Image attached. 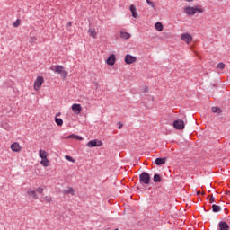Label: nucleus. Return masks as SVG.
I'll list each match as a JSON object with an SVG mask.
<instances>
[{
  "label": "nucleus",
  "instance_id": "9",
  "mask_svg": "<svg viewBox=\"0 0 230 230\" xmlns=\"http://www.w3.org/2000/svg\"><path fill=\"white\" fill-rule=\"evenodd\" d=\"M106 64H108V66H114V64H116V56L114 54L110 56L106 60Z\"/></svg>",
  "mask_w": 230,
  "mask_h": 230
},
{
  "label": "nucleus",
  "instance_id": "19",
  "mask_svg": "<svg viewBox=\"0 0 230 230\" xmlns=\"http://www.w3.org/2000/svg\"><path fill=\"white\" fill-rule=\"evenodd\" d=\"M39 155L41 159H48V152H46L45 150L40 149L39 151Z\"/></svg>",
  "mask_w": 230,
  "mask_h": 230
},
{
  "label": "nucleus",
  "instance_id": "12",
  "mask_svg": "<svg viewBox=\"0 0 230 230\" xmlns=\"http://www.w3.org/2000/svg\"><path fill=\"white\" fill-rule=\"evenodd\" d=\"M155 164L161 166V164H166V158L158 157L155 160Z\"/></svg>",
  "mask_w": 230,
  "mask_h": 230
},
{
  "label": "nucleus",
  "instance_id": "31",
  "mask_svg": "<svg viewBox=\"0 0 230 230\" xmlns=\"http://www.w3.org/2000/svg\"><path fill=\"white\" fill-rule=\"evenodd\" d=\"M20 24H21V20H16V22H13V27L14 28H18V26H20Z\"/></svg>",
  "mask_w": 230,
  "mask_h": 230
},
{
  "label": "nucleus",
  "instance_id": "34",
  "mask_svg": "<svg viewBox=\"0 0 230 230\" xmlns=\"http://www.w3.org/2000/svg\"><path fill=\"white\" fill-rule=\"evenodd\" d=\"M66 159H67V161H70L71 163H75V159H73V157L69 155H66Z\"/></svg>",
  "mask_w": 230,
  "mask_h": 230
},
{
  "label": "nucleus",
  "instance_id": "24",
  "mask_svg": "<svg viewBox=\"0 0 230 230\" xmlns=\"http://www.w3.org/2000/svg\"><path fill=\"white\" fill-rule=\"evenodd\" d=\"M120 37H121V39H130V33L125 32V31H120Z\"/></svg>",
  "mask_w": 230,
  "mask_h": 230
},
{
  "label": "nucleus",
  "instance_id": "41",
  "mask_svg": "<svg viewBox=\"0 0 230 230\" xmlns=\"http://www.w3.org/2000/svg\"><path fill=\"white\" fill-rule=\"evenodd\" d=\"M226 195H230V191H226Z\"/></svg>",
  "mask_w": 230,
  "mask_h": 230
},
{
  "label": "nucleus",
  "instance_id": "42",
  "mask_svg": "<svg viewBox=\"0 0 230 230\" xmlns=\"http://www.w3.org/2000/svg\"><path fill=\"white\" fill-rule=\"evenodd\" d=\"M197 195H200V191H198V192H197Z\"/></svg>",
  "mask_w": 230,
  "mask_h": 230
},
{
  "label": "nucleus",
  "instance_id": "8",
  "mask_svg": "<svg viewBox=\"0 0 230 230\" xmlns=\"http://www.w3.org/2000/svg\"><path fill=\"white\" fill-rule=\"evenodd\" d=\"M11 150L13 152H21V150H22V146H21L19 142H14L11 145Z\"/></svg>",
  "mask_w": 230,
  "mask_h": 230
},
{
  "label": "nucleus",
  "instance_id": "14",
  "mask_svg": "<svg viewBox=\"0 0 230 230\" xmlns=\"http://www.w3.org/2000/svg\"><path fill=\"white\" fill-rule=\"evenodd\" d=\"M40 201L45 202L46 204H51V202H53V199L49 196H42Z\"/></svg>",
  "mask_w": 230,
  "mask_h": 230
},
{
  "label": "nucleus",
  "instance_id": "21",
  "mask_svg": "<svg viewBox=\"0 0 230 230\" xmlns=\"http://www.w3.org/2000/svg\"><path fill=\"white\" fill-rule=\"evenodd\" d=\"M64 71V66L58 65L55 66V72L58 73L59 75L62 74Z\"/></svg>",
  "mask_w": 230,
  "mask_h": 230
},
{
  "label": "nucleus",
  "instance_id": "2",
  "mask_svg": "<svg viewBox=\"0 0 230 230\" xmlns=\"http://www.w3.org/2000/svg\"><path fill=\"white\" fill-rule=\"evenodd\" d=\"M139 181L142 184H150V173L143 172L139 175Z\"/></svg>",
  "mask_w": 230,
  "mask_h": 230
},
{
  "label": "nucleus",
  "instance_id": "4",
  "mask_svg": "<svg viewBox=\"0 0 230 230\" xmlns=\"http://www.w3.org/2000/svg\"><path fill=\"white\" fill-rule=\"evenodd\" d=\"M42 84H44V77L38 76L34 82V91H39L42 87Z\"/></svg>",
  "mask_w": 230,
  "mask_h": 230
},
{
  "label": "nucleus",
  "instance_id": "33",
  "mask_svg": "<svg viewBox=\"0 0 230 230\" xmlns=\"http://www.w3.org/2000/svg\"><path fill=\"white\" fill-rule=\"evenodd\" d=\"M61 76H63V78H67V71L63 70V73H61Z\"/></svg>",
  "mask_w": 230,
  "mask_h": 230
},
{
  "label": "nucleus",
  "instance_id": "10",
  "mask_svg": "<svg viewBox=\"0 0 230 230\" xmlns=\"http://www.w3.org/2000/svg\"><path fill=\"white\" fill-rule=\"evenodd\" d=\"M72 111L75 114H80L82 112V105L80 104H73Z\"/></svg>",
  "mask_w": 230,
  "mask_h": 230
},
{
  "label": "nucleus",
  "instance_id": "43",
  "mask_svg": "<svg viewBox=\"0 0 230 230\" xmlns=\"http://www.w3.org/2000/svg\"><path fill=\"white\" fill-rule=\"evenodd\" d=\"M119 184H121V181H119Z\"/></svg>",
  "mask_w": 230,
  "mask_h": 230
},
{
  "label": "nucleus",
  "instance_id": "44",
  "mask_svg": "<svg viewBox=\"0 0 230 230\" xmlns=\"http://www.w3.org/2000/svg\"><path fill=\"white\" fill-rule=\"evenodd\" d=\"M116 230H119L118 228Z\"/></svg>",
  "mask_w": 230,
  "mask_h": 230
},
{
  "label": "nucleus",
  "instance_id": "30",
  "mask_svg": "<svg viewBox=\"0 0 230 230\" xmlns=\"http://www.w3.org/2000/svg\"><path fill=\"white\" fill-rule=\"evenodd\" d=\"M36 191H37V193H40V195H42V193H44V188H42V187H38V188L36 189Z\"/></svg>",
  "mask_w": 230,
  "mask_h": 230
},
{
  "label": "nucleus",
  "instance_id": "16",
  "mask_svg": "<svg viewBox=\"0 0 230 230\" xmlns=\"http://www.w3.org/2000/svg\"><path fill=\"white\" fill-rule=\"evenodd\" d=\"M88 33L90 37H93V39H96V37L98 36V32H96V29L94 28H90L88 30Z\"/></svg>",
  "mask_w": 230,
  "mask_h": 230
},
{
  "label": "nucleus",
  "instance_id": "6",
  "mask_svg": "<svg viewBox=\"0 0 230 230\" xmlns=\"http://www.w3.org/2000/svg\"><path fill=\"white\" fill-rule=\"evenodd\" d=\"M88 148H93L94 146H103V142L98 139L91 140L87 143Z\"/></svg>",
  "mask_w": 230,
  "mask_h": 230
},
{
  "label": "nucleus",
  "instance_id": "29",
  "mask_svg": "<svg viewBox=\"0 0 230 230\" xmlns=\"http://www.w3.org/2000/svg\"><path fill=\"white\" fill-rule=\"evenodd\" d=\"M217 69L223 70V69H225L226 65L223 62H221V63L217 65Z\"/></svg>",
  "mask_w": 230,
  "mask_h": 230
},
{
  "label": "nucleus",
  "instance_id": "25",
  "mask_svg": "<svg viewBox=\"0 0 230 230\" xmlns=\"http://www.w3.org/2000/svg\"><path fill=\"white\" fill-rule=\"evenodd\" d=\"M155 30H157V31H161L163 30V23H161L160 22H157L155 24Z\"/></svg>",
  "mask_w": 230,
  "mask_h": 230
},
{
  "label": "nucleus",
  "instance_id": "15",
  "mask_svg": "<svg viewBox=\"0 0 230 230\" xmlns=\"http://www.w3.org/2000/svg\"><path fill=\"white\" fill-rule=\"evenodd\" d=\"M66 139H76L77 141H84V137L78 136V135H69L68 137H66Z\"/></svg>",
  "mask_w": 230,
  "mask_h": 230
},
{
  "label": "nucleus",
  "instance_id": "17",
  "mask_svg": "<svg viewBox=\"0 0 230 230\" xmlns=\"http://www.w3.org/2000/svg\"><path fill=\"white\" fill-rule=\"evenodd\" d=\"M64 195H75V189L73 187H69L67 190L63 191Z\"/></svg>",
  "mask_w": 230,
  "mask_h": 230
},
{
  "label": "nucleus",
  "instance_id": "27",
  "mask_svg": "<svg viewBox=\"0 0 230 230\" xmlns=\"http://www.w3.org/2000/svg\"><path fill=\"white\" fill-rule=\"evenodd\" d=\"M153 181H154V182H161V181H162L161 175L155 174L154 177H153Z\"/></svg>",
  "mask_w": 230,
  "mask_h": 230
},
{
  "label": "nucleus",
  "instance_id": "11",
  "mask_svg": "<svg viewBox=\"0 0 230 230\" xmlns=\"http://www.w3.org/2000/svg\"><path fill=\"white\" fill-rule=\"evenodd\" d=\"M129 10L132 13V17H134L135 19H137V17H139V14L137 13V9L136 8V5L131 4L129 7Z\"/></svg>",
  "mask_w": 230,
  "mask_h": 230
},
{
  "label": "nucleus",
  "instance_id": "28",
  "mask_svg": "<svg viewBox=\"0 0 230 230\" xmlns=\"http://www.w3.org/2000/svg\"><path fill=\"white\" fill-rule=\"evenodd\" d=\"M29 42L31 44H35L37 42V37H35V36L31 37Z\"/></svg>",
  "mask_w": 230,
  "mask_h": 230
},
{
  "label": "nucleus",
  "instance_id": "22",
  "mask_svg": "<svg viewBox=\"0 0 230 230\" xmlns=\"http://www.w3.org/2000/svg\"><path fill=\"white\" fill-rule=\"evenodd\" d=\"M55 123H57L58 127H62V125H64V120H62V119L60 118L56 117Z\"/></svg>",
  "mask_w": 230,
  "mask_h": 230
},
{
  "label": "nucleus",
  "instance_id": "36",
  "mask_svg": "<svg viewBox=\"0 0 230 230\" xmlns=\"http://www.w3.org/2000/svg\"><path fill=\"white\" fill-rule=\"evenodd\" d=\"M117 125H118V128H121L123 127V123L121 122H118Z\"/></svg>",
  "mask_w": 230,
  "mask_h": 230
},
{
  "label": "nucleus",
  "instance_id": "1",
  "mask_svg": "<svg viewBox=\"0 0 230 230\" xmlns=\"http://www.w3.org/2000/svg\"><path fill=\"white\" fill-rule=\"evenodd\" d=\"M184 12L187 15H195L197 12H199V13H203L204 9L199 6H196V7L187 6V7H184Z\"/></svg>",
  "mask_w": 230,
  "mask_h": 230
},
{
  "label": "nucleus",
  "instance_id": "13",
  "mask_svg": "<svg viewBox=\"0 0 230 230\" xmlns=\"http://www.w3.org/2000/svg\"><path fill=\"white\" fill-rule=\"evenodd\" d=\"M219 230H229V225L226 221H220L218 224Z\"/></svg>",
  "mask_w": 230,
  "mask_h": 230
},
{
  "label": "nucleus",
  "instance_id": "26",
  "mask_svg": "<svg viewBox=\"0 0 230 230\" xmlns=\"http://www.w3.org/2000/svg\"><path fill=\"white\" fill-rule=\"evenodd\" d=\"M212 112L214 114H222V110L218 107H212Z\"/></svg>",
  "mask_w": 230,
  "mask_h": 230
},
{
  "label": "nucleus",
  "instance_id": "7",
  "mask_svg": "<svg viewBox=\"0 0 230 230\" xmlns=\"http://www.w3.org/2000/svg\"><path fill=\"white\" fill-rule=\"evenodd\" d=\"M181 40H183V42H186V44H190V42H191V40H193V37L190 36V33H183L181 36Z\"/></svg>",
  "mask_w": 230,
  "mask_h": 230
},
{
  "label": "nucleus",
  "instance_id": "23",
  "mask_svg": "<svg viewBox=\"0 0 230 230\" xmlns=\"http://www.w3.org/2000/svg\"><path fill=\"white\" fill-rule=\"evenodd\" d=\"M40 164H42V166L48 167L49 166V160H48V158H43L40 162Z\"/></svg>",
  "mask_w": 230,
  "mask_h": 230
},
{
  "label": "nucleus",
  "instance_id": "37",
  "mask_svg": "<svg viewBox=\"0 0 230 230\" xmlns=\"http://www.w3.org/2000/svg\"><path fill=\"white\" fill-rule=\"evenodd\" d=\"M71 26H73V22H69L67 23V27H68V28H71Z\"/></svg>",
  "mask_w": 230,
  "mask_h": 230
},
{
  "label": "nucleus",
  "instance_id": "40",
  "mask_svg": "<svg viewBox=\"0 0 230 230\" xmlns=\"http://www.w3.org/2000/svg\"><path fill=\"white\" fill-rule=\"evenodd\" d=\"M188 3H193V0H187Z\"/></svg>",
  "mask_w": 230,
  "mask_h": 230
},
{
  "label": "nucleus",
  "instance_id": "32",
  "mask_svg": "<svg viewBox=\"0 0 230 230\" xmlns=\"http://www.w3.org/2000/svg\"><path fill=\"white\" fill-rule=\"evenodd\" d=\"M147 4H149V6H151L152 8H155V4H154V2L150 1V0H146Z\"/></svg>",
  "mask_w": 230,
  "mask_h": 230
},
{
  "label": "nucleus",
  "instance_id": "5",
  "mask_svg": "<svg viewBox=\"0 0 230 230\" xmlns=\"http://www.w3.org/2000/svg\"><path fill=\"white\" fill-rule=\"evenodd\" d=\"M124 60H125V63H126V64H128V66H130V64H134V63L137 62V58H136V57H134V56H132V55H130V54H127V55L125 56Z\"/></svg>",
  "mask_w": 230,
  "mask_h": 230
},
{
  "label": "nucleus",
  "instance_id": "3",
  "mask_svg": "<svg viewBox=\"0 0 230 230\" xmlns=\"http://www.w3.org/2000/svg\"><path fill=\"white\" fill-rule=\"evenodd\" d=\"M173 128L176 129V130H184V120L182 119H176L173 121Z\"/></svg>",
  "mask_w": 230,
  "mask_h": 230
},
{
  "label": "nucleus",
  "instance_id": "20",
  "mask_svg": "<svg viewBox=\"0 0 230 230\" xmlns=\"http://www.w3.org/2000/svg\"><path fill=\"white\" fill-rule=\"evenodd\" d=\"M212 211L213 213H218V211H222V207L218 205H212Z\"/></svg>",
  "mask_w": 230,
  "mask_h": 230
},
{
  "label": "nucleus",
  "instance_id": "35",
  "mask_svg": "<svg viewBox=\"0 0 230 230\" xmlns=\"http://www.w3.org/2000/svg\"><path fill=\"white\" fill-rule=\"evenodd\" d=\"M209 202L210 204H213V202H215V197L213 196V194L210 195Z\"/></svg>",
  "mask_w": 230,
  "mask_h": 230
},
{
  "label": "nucleus",
  "instance_id": "39",
  "mask_svg": "<svg viewBox=\"0 0 230 230\" xmlns=\"http://www.w3.org/2000/svg\"><path fill=\"white\" fill-rule=\"evenodd\" d=\"M58 116H60V112H58V113L56 114V118H58Z\"/></svg>",
  "mask_w": 230,
  "mask_h": 230
},
{
  "label": "nucleus",
  "instance_id": "38",
  "mask_svg": "<svg viewBox=\"0 0 230 230\" xmlns=\"http://www.w3.org/2000/svg\"><path fill=\"white\" fill-rule=\"evenodd\" d=\"M144 91H145V93H148V88L146 87V88L144 89Z\"/></svg>",
  "mask_w": 230,
  "mask_h": 230
},
{
  "label": "nucleus",
  "instance_id": "18",
  "mask_svg": "<svg viewBox=\"0 0 230 230\" xmlns=\"http://www.w3.org/2000/svg\"><path fill=\"white\" fill-rule=\"evenodd\" d=\"M27 195H30V197H32V199H34L35 200L39 199V196L37 195V191L35 190H28Z\"/></svg>",
  "mask_w": 230,
  "mask_h": 230
}]
</instances>
